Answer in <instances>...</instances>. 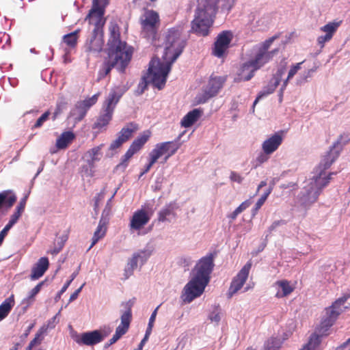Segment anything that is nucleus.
<instances>
[{
  "label": "nucleus",
  "mask_w": 350,
  "mask_h": 350,
  "mask_svg": "<svg viewBox=\"0 0 350 350\" xmlns=\"http://www.w3.org/2000/svg\"><path fill=\"white\" fill-rule=\"evenodd\" d=\"M342 135L331 146L319 165L312 172V176L304 182V185L298 196L300 204L305 208L316 202L321 190L329 183L332 174H327L328 169L339 156L347 140L342 141Z\"/></svg>",
  "instance_id": "f257e3e1"
},
{
  "label": "nucleus",
  "mask_w": 350,
  "mask_h": 350,
  "mask_svg": "<svg viewBox=\"0 0 350 350\" xmlns=\"http://www.w3.org/2000/svg\"><path fill=\"white\" fill-rule=\"evenodd\" d=\"M110 36L108 40V59L102 64L98 73V79L105 77L113 68L120 72H124L130 62L133 50L126 42L120 39L119 27L112 24L109 27Z\"/></svg>",
  "instance_id": "f03ea898"
},
{
  "label": "nucleus",
  "mask_w": 350,
  "mask_h": 350,
  "mask_svg": "<svg viewBox=\"0 0 350 350\" xmlns=\"http://www.w3.org/2000/svg\"><path fill=\"white\" fill-rule=\"evenodd\" d=\"M236 1L237 0H204L196 10L191 22L192 31L200 36H208L218 9L228 13Z\"/></svg>",
  "instance_id": "7ed1b4c3"
},
{
  "label": "nucleus",
  "mask_w": 350,
  "mask_h": 350,
  "mask_svg": "<svg viewBox=\"0 0 350 350\" xmlns=\"http://www.w3.org/2000/svg\"><path fill=\"white\" fill-rule=\"evenodd\" d=\"M213 255L202 257L193 269V277L185 286L181 299L185 303H191L200 297L208 284L210 275L214 268Z\"/></svg>",
  "instance_id": "20e7f679"
},
{
  "label": "nucleus",
  "mask_w": 350,
  "mask_h": 350,
  "mask_svg": "<svg viewBox=\"0 0 350 350\" xmlns=\"http://www.w3.org/2000/svg\"><path fill=\"white\" fill-rule=\"evenodd\" d=\"M109 1L92 0V7L85 18V21H88L90 25L94 27L90 38L86 41L85 51L95 56H98L103 50V27L105 23L104 14Z\"/></svg>",
  "instance_id": "39448f33"
},
{
  "label": "nucleus",
  "mask_w": 350,
  "mask_h": 350,
  "mask_svg": "<svg viewBox=\"0 0 350 350\" xmlns=\"http://www.w3.org/2000/svg\"><path fill=\"white\" fill-rule=\"evenodd\" d=\"M126 91V88L123 85L115 86L110 89L103 103L100 114L93 124V129H101L108 125L112 119L117 104Z\"/></svg>",
  "instance_id": "423d86ee"
},
{
  "label": "nucleus",
  "mask_w": 350,
  "mask_h": 350,
  "mask_svg": "<svg viewBox=\"0 0 350 350\" xmlns=\"http://www.w3.org/2000/svg\"><path fill=\"white\" fill-rule=\"evenodd\" d=\"M186 45V39L182 36L180 27H173L168 30L165 40V49L163 55V60L174 63L182 53Z\"/></svg>",
  "instance_id": "0eeeda50"
},
{
  "label": "nucleus",
  "mask_w": 350,
  "mask_h": 350,
  "mask_svg": "<svg viewBox=\"0 0 350 350\" xmlns=\"http://www.w3.org/2000/svg\"><path fill=\"white\" fill-rule=\"evenodd\" d=\"M278 38L277 36H272L264 42L253 46L250 59V65L253 66L254 69H260L265 64L270 62L273 57L278 53V49L269 50L273 41Z\"/></svg>",
  "instance_id": "6e6552de"
},
{
  "label": "nucleus",
  "mask_w": 350,
  "mask_h": 350,
  "mask_svg": "<svg viewBox=\"0 0 350 350\" xmlns=\"http://www.w3.org/2000/svg\"><path fill=\"white\" fill-rule=\"evenodd\" d=\"M172 64L167 59L163 60V62L159 59H152L150 62L146 76L154 87L161 90L166 83L167 77L171 70Z\"/></svg>",
  "instance_id": "1a4fd4ad"
},
{
  "label": "nucleus",
  "mask_w": 350,
  "mask_h": 350,
  "mask_svg": "<svg viewBox=\"0 0 350 350\" xmlns=\"http://www.w3.org/2000/svg\"><path fill=\"white\" fill-rule=\"evenodd\" d=\"M349 297L350 293L345 294L336 299L331 306L326 308L325 314L321 322V325L323 328L327 330L334 324L338 315L342 312L341 306Z\"/></svg>",
  "instance_id": "9d476101"
},
{
  "label": "nucleus",
  "mask_w": 350,
  "mask_h": 350,
  "mask_svg": "<svg viewBox=\"0 0 350 350\" xmlns=\"http://www.w3.org/2000/svg\"><path fill=\"white\" fill-rule=\"evenodd\" d=\"M286 71V65L282 64L278 68L275 73L273 75L272 78L269 80L268 84L265 86L262 90L258 93L257 97L253 103V111L254 110V106L256 103L262 98L272 94L275 90L276 88L280 83Z\"/></svg>",
  "instance_id": "9b49d317"
},
{
  "label": "nucleus",
  "mask_w": 350,
  "mask_h": 350,
  "mask_svg": "<svg viewBox=\"0 0 350 350\" xmlns=\"http://www.w3.org/2000/svg\"><path fill=\"white\" fill-rule=\"evenodd\" d=\"M159 21L157 12L154 10H148L144 15L142 21V34L148 39H154L157 33V24Z\"/></svg>",
  "instance_id": "f8f14e48"
},
{
  "label": "nucleus",
  "mask_w": 350,
  "mask_h": 350,
  "mask_svg": "<svg viewBox=\"0 0 350 350\" xmlns=\"http://www.w3.org/2000/svg\"><path fill=\"white\" fill-rule=\"evenodd\" d=\"M110 331L102 332L96 329L90 332H83L81 334L72 336L74 340L79 345L94 346L102 342L109 334Z\"/></svg>",
  "instance_id": "ddd939ff"
},
{
  "label": "nucleus",
  "mask_w": 350,
  "mask_h": 350,
  "mask_svg": "<svg viewBox=\"0 0 350 350\" xmlns=\"http://www.w3.org/2000/svg\"><path fill=\"white\" fill-rule=\"evenodd\" d=\"M225 80V78L222 77L211 76L204 92L196 96L197 103L199 104L205 103L210 98L217 95L219 90L222 88Z\"/></svg>",
  "instance_id": "4468645a"
},
{
  "label": "nucleus",
  "mask_w": 350,
  "mask_h": 350,
  "mask_svg": "<svg viewBox=\"0 0 350 350\" xmlns=\"http://www.w3.org/2000/svg\"><path fill=\"white\" fill-rule=\"evenodd\" d=\"M126 305L128 306L127 309L122 314L120 317L121 323L116 327V332L113 337L105 344L104 348L107 349L111 345L116 342L124 334H125L130 326V323L132 319V312L131 308V304L129 302L126 303Z\"/></svg>",
  "instance_id": "2eb2a0df"
},
{
  "label": "nucleus",
  "mask_w": 350,
  "mask_h": 350,
  "mask_svg": "<svg viewBox=\"0 0 350 350\" xmlns=\"http://www.w3.org/2000/svg\"><path fill=\"white\" fill-rule=\"evenodd\" d=\"M102 145L95 146L88 150L84 154V160L88 165L83 166V170L89 176H93L94 174L95 163L99 161L103 156L101 152Z\"/></svg>",
  "instance_id": "dca6fc26"
},
{
  "label": "nucleus",
  "mask_w": 350,
  "mask_h": 350,
  "mask_svg": "<svg viewBox=\"0 0 350 350\" xmlns=\"http://www.w3.org/2000/svg\"><path fill=\"white\" fill-rule=\"evenodd\" d=\"M232 38V34L230 31H224L220 33L215 42L213 54L217 57H222L228 49Z\"/></svg>",
  "instance_id": "f3484780"
},
{
  "label": "nucleus",
  "mask_w": 350,
  "mask_h": 350,
  "mask_svg": "<svg viewBox=\"0 0 350 350\" xmlns=\"http://www.w3.org/2000/svg\"><path fill=\"white\" fill-rule=\"evenodd\" d=\"M251 267V262H247L239 271L237 276L232 280L230 286L228 289V297H232L234 294H235L242 288L246 280L247 279Z\"/></svg>",
  "instance_id": "a211bd4d"
},
{
  "label": "nucleus",
  "mask_w": 350,
  "mask_h": 350,
  "mask_svg": "<svg viewBox=\"0 0 350 350\" xmlns=\"http://www.w3.org/2000/svg\"><path fill=\"white\" fill-rule=\"evenodd\" d=\"M27 199V196H25L20 200L18 204L16 207L14 213L11 215L8 223L5 225V226L0 232V245L2 244L5 237L8 234V231L17 222V221L21 216L22 213L25 210Z\"/></svg>",
  "instance_id": "6ab92c4d"
},
{
  "label": "nucleus",
  "mask_w": 350,
  "mask_h": 350,
  "mask_svg": "<svg viewBox=\"0 0 350 350\" xmlns=\"http://www.w3.org/2000/svg\"><path fill=\"white\" fill-rule=\"evenodd\" d=\"M150 219V217L144 209L137 210L131 219L130 228L135 230H140L148 223Z\"/></svg>",
  "instance_id": "aec40b11"
},
{
  "label": "nucleus",
  "mask_w": 350,
  "mask_h": 350,
  "mask_svg": "<svg viewBox=\"0 0 350 350\" xmlns=\"http://www.w3.org/2000/svg\"><path fill=\"white\" fill-rule=\"evenodd\" d=\"M282 142V135L276 133L262 143V150L266 154H271L279 148Z\"/></svg>",
  "instance_id": "412c9836"
},
{
  "label": "nucleus",
  "mask_w": 350,
  "mask_h": 350,
  "mask_svg": "<svg viewBox=\"0 0 350 350\" xmlns=\"http://www.w3.org/2000/svg\"><path fill=\"white\" fill-rule=\"evenodd\" d=\"M99 95L100 93L98 92L92 96L77 103L76 107L79 113L78 118L79 120H81L85 116L89 109L96 103Z\"/></svg>",
  "instance_id": "4be33fe9"
},
{
  "label": "nucleus",
  "mask_w": 350,
  "mask_h": 350,
  "mask_svg": "<svg viewBox=\"0 0 350 350\" xmlns=\"http://www.w3.org/2000/svg\"><path fill=\"white\" fill-rule=\"evenodd\" d=\"M49 266V259L46 257L40 258L32 267L31 280H36L41 278L48 269Z\"/></svg>",
  "instance_id": "5701e85b"
},
{
  "label": "nucleus",
  "mask_w": 350,
  "mask_h": 350,
  "mask_svg": "<svg viewBox=\"0 0 350 350\" xmlns=\"http://www.w3.org/2000/svg\"><path fill=\"white\" fill-rule=\"evenodd\" d=\"M154 251V246L152 243H147L146 246L139 251L134 252L133 256L140 264V267L143 266L149 258L152 256Z\"/></svg>",
  "instance_id": "b1692460"
},
{
  "label": "nucleus",
  "mask_w": 350,
  "mask_h": 350,
  "mask_svg": "<svg viewBox=\"0 0 350 350\" xmlns=\"http://www.w3.org/2000/svg\"><path fill=\"white\" fill-rule=\"evenodd\" d=\"M109 221V220L100 217L98 225L94 233L92 239V243L88 250H90L100 239H102L105 235Z\"/></svg>",
  "instance_id": "393cba45"
},
{
  "label": "nucleus",
  "mask_w": 350,
  "mask_h": 350,
  "mask_svg": "<svg viewBox=\"0 0 350 350\" xmlns=\"http://www.w3.org/2000/svg\"><path fill=\"white\" fill-rule=\"evenodd\" d=\"M16 200V196L9 190L0 192V211L8 210L12 207Z\"/></svg>",
  "instance_id": "a878e982"
},
{
  "label": "nucleus",
  "mask_w": 350,
  "mask_h": 350,
  "mask_svg": "<svg viewBox=\"0 0 350 350\" xmlns=\"http://www.w3.org/2000/svg\"><path fill=\"white\" fill-rule=\"evenodd\" d=\"M202 113L200 109H193L189 111L181 120V126L185 128L191 126L200 118Z\"/></svg>",
  "instance_id": "bb28decb"
},
{
  "label": "nucleus",
  "mask_w": 350,
  "mask_h": 350,
  "mask_svg": "<svg viewBox=\"0 0 350 350\" xmlns=\"http://www.w3.org/2000/svg\"><path fill=\"white\" fill-rule=\"evenodd\" d=\"M176 209V205L174 202H170L166 204L160 211L159 212V220L164 222L169 220L170 217H175L176 213L175 210Z\"/></svg>",
  "instance_id": "cd10ccee"
},
{
  "label": "nucleus",
  "mask_w": 350,
  "mask_h": 350,
  "mask_svg": "<svg viewBox=\"0 0 350 350\" xmlns=\"http://www.w3.org/2000/svg\"><path fill=\"white\" fill-rule=\"evenodd\" d=\"M250 59L243 64L241 66L239 76L244 81L250 80L254 75V73L258 69H254L253 66L250 65Z\"/></svg>",
  "instance_id": "c85d7f7f"
},
{
  "label": "nucleus",
  "mask_w": 350,
  "mask_h": 350,
  "mask_svg": "<svg viewBox=\"0 0 350 350\" xmlns=\"http://www.w3.org/2000/svg\"><path fill=\"white\" fill-rule=\"evenodd\" d=\"M14 305V295H11L1 303L0 305V321L3 320L8 315Z\"/></svg>",
  "instance_id": "c756f323"
},
{
  "label": "nucleus",
  "mask_w": 350,
  "mask_h": 350,
  "mask_svg": "<svg viewBox=\"0 0 350 350\" xmlns=\"http://www.w3.org/2000/svg\"><path fill=\"white\" fill-rule=\"evenodd\" d=\"M75 135L72 131H66L57 138L56 146L59 149H64L73 140Z\"/></svg>",
  "instance_id": "7c9ffc66"
},
{
  "label": "nucleus",
  "mask_w": 350,
  "mask_h": 350,
  "mask_svg": "<svg viewBox=\"0 0 350 350\" xmlns=\"http://www.w3.org/2000/svg\"><path fill=\"white\" fill-rule=\"evenodd\" d=\"M137 129L138 125L136 123L130 122L126 126L123 127L118 135L124 142H126Z\"/></svg>",
  "instance_id": "2f4dec72"
},
{
  "label": "nucleus",
  "mask_w": 350,
  "mask_h": 350,
  "mask_svg": "<svg viewBox=\"0 0 350 350\" xmlns=\"http://www.w3.org/2000/svg\"><path fill=\"white\" fill-rule=\"evenodd\" d=\"M342 24V21H333L320 27V31L332 38Z\"/></svg>",
  "instance_id": "473e14b6"
},
{
  "label": "nucleus",
  "mask_w": 350,
  "mask_h": 350,
  "mask_svg": "<svg viewBox=\"0 0 350 350\" xmlns=\"http://www.w3.org/2000/svg\"><path fill=\"white\" fill-rule=\"evenodd\" d=\"M138 263L139 262L133 255L128 259L124 269V280L129 279L133 274L134 271L137 268Z\"/></svg>",
  "instance_id": "72a5a7b5"
},
{
  "label": "nucleus",
  "mask_w": 350,
  "mask_h": 350,
  "mask_svg": "<svg viewBox=\"0 0 350 350\" xmlns=\"http://www.w3.org/2000/svg\"><path fill=\"white\" fill-rule=\"evenodd\" d=\"M275 285L278 286L282 290V293L278 291L276 293V297L278 298L286 297L291 294L293 291V288L290 285L287 280L278 281L276 282Z\"/></svg>",
  "instance_id": "f704fd0d"
},
{
  "label": "nucleus",
  "mask_w": 350,
  "mask_h": 350,
  "mask_svg": "<svg viewBox=\"0 0 350 350\" xmlns=\"http://www.w3.org/2000/svg\"><path fill=\"white\" fill-rule=\"evenodd\" d=\"M150 137V132L145 131L143 134L138 136L131 144L130 146L133 148L136 151L140 150V148L145 144Z\"/></svg>",
  "instance_id": "c9c22d12"
},
{
  "label": "nucleus",
  "mask_w": 350,
  "mask_h": 350,
  "mask_svg": "<svg viewBox=\"0 0 350 350\" xmlns=\"http://www.w3.org/2000/svg\"><path fill=\"white\" fill-rule=\"evenodd\" d=\"M136 151L133 148L130 146L126 153L121 158L120 163L116 166V168L124 170L128 166V162L129 159L136 153Z\"/></svg>",
  "instance_id": "e433bc0d"
},
{
  "label": "nucleus",
  "mask_w": 350,
  "mask_h": 350,
  "mask_svg": "<svg viewBox=\"0 0 350 350\" xmlns=\"http://www.w3.org/2000/svg\"><path fill=\"white\" fill-rule=\"evenodd\" d=\"M183 134L184 132L179 134L178 136L173 141L165 142L167 143L166 149L167 150V153L170 152V154H174L176 152L181 146L180 141Z\"/></svg>",
  "instance_id": "4c0bfd02"
},
{
  "label": "nucleus",
  "mask_w": 350,
  "mask_h": 350,
  "mask_svg": "<svg viewBox=\"0 0 350 350\" xmlns=\"http://www.w3.org/2000/svg\"><path fill=\"white\" fill-rule=\"evenodd\" d=\"M221 318V309L219 304L213 306L212 310L208 315V319L213 322L218 324Z\"/></svg>",
  "instance_id": "58836bf2"
},
{
  "label": "nucleus",
  "mask_w": 350,
  "mask_h": 350,
  "mask_svg": "<svg viewBox=\"0 0 350 350\" xmlns=\"http://www.w3.org/2000/svg\"><path fill=\"white\" fill-rule=\"evenodd\" d=\"M68 234H63L59 237L57 242L55 243L54 247L51 249L49 252L53 255H57L59 254L64 247L65 243L68 240Z\"/></svg>",
  "instance_id": "ea45409f"
},
{
  "label": "nucleus",
  "mask_w": 350,
  "mask_h": 350,
  "mask_svg": "<svg viewBox=\"0 0 350 350\" xmlns=\"http://www.w3.org/2000/svg\"><path fill=\"white\" fill-rule=\"evenodd\" d=\"M44 283V281L40 282L33 289H31L27 297L23 300V304L29 305L33 300L35 296L40 291Z\"/></svg>",
  "instance_id": "a19ab883"
},
{
  "label": "nucleus",
  "mask_w": 350,
  "mask_h": 350,
  "mask_svg": "<svg viewBox=\"0 0 350 350\" xmlns=\"http://www.w3.org/2000/svg\"><path fill=\"white\" fill-rule=\"evenodd\" d=\"M77 33L78 30L64 35L63 36L64 42L70 48H75L77 43Z\"/></svg>",
  "instance_id": "79ce46f5"
},
{
  "label": "nucleus",
  "mask_w": 350,
  "mask_h": 350,
  "mask_svg": "<svg viewBox=\"0 0 350 350\" xmlns=\"http://www.w3.org/2000/svg\"><path fill=\"white\" fill-rule=\"evenodd\" d=\"M46 332L47 327H46L45 326H42L36 334L33 339L30 341L29 345H31L32 347H35L36 345H40L44 340V336L46 333Z\"/></svg>",
  "instance_id": "37998d69"
},
{
  "label": "nucleus",
  "mask_w": 350,
  "mask_h": 350,
  "mask_svg": "<svg viewBox=\"0 0 350 350\" xmlns=\"http://www.w3.org/2000/svg\"><path fill=\"white\" fill-rule=\"evenodd\" d=\"M280 345L281 342L279 338H271L265 342L263 350H278Z\"/></svg>",
  "instance_id": "c03bdc74"
},
{
  "label": "nucleus",
  "mask_w": 350,
  "mask_h": 350,
  "mask_svg": "<svg viewBox=\"0 0 350 350\" xmlns=\"http://www.w3.org/2000/svg\"><path fill=\"white\" fill-rule=\"evenodd\" d=\"M304 62L297 63L296 64L293 65L288 72L287 77L283 81V86H287L288 81L297 74L298 70L301 69V66Z\"/></svg>",
  "instance_id": "a18cd8bd"
},
{
  "label": "nucleus",
  "mask_w": 350,
  "mask_h": 350,
  "mask_svg": "<svg viewBox=\"0 0 350 350\" xmlns=\"http://www.w3.org/2000/svg\"><path fill=\"white\" fill-rule=\"evenodd\" d=\"M273 185H270L269 187L266 190V191L261 196V197L256 202L255 206L253 209L254 212H256L258 211V209L260 208V207L262 206V204L265 203L266 200L267 199L269 194L271 193L273 190Z\"/></svg>",
  "instance_id": "49530a36"
},
{
  "label": "nucleus",
  "mask_w": 350,
  "mask_h": 350,
  "mask_svg": "<svg viewBox=\"0 0 350 350\" xmlns=\"http://www.w3.org/2000/svg\"><path fill=\"white\" fill-rule=\"evenodd\" d=\"M256 27L258 30L259 31H265L267 29L269 28V26L271 23V18L270 16H263L261 17L259 20H258L256 22Z\"/></svg>",
  "instance_id": "de8ad7c7"
},
{
  "label": "nucleus",
  "mask_w": 350,
  "mask_h": 350,
  "mask_svg": "<svg viewBox=\"0 0 350 350\" xmlns=\"http://www.w3.org/2000/svg\"><path fill=\"white\" fill-rule=\"evenodd\" d=\"M77 275H78V271H76L71 274L70 279L69 280H68L64 284V286H62L61 290L57 293V295L55 297V301H58L61 299L62 294L67 290V288L70 285L71 282L75 280V278L77 277Z\"/></svg>",
  "instance_id": "09e8293b"
},
{
  "label": "nucleus",
  "mask_w": 350,
  "mask_h": 350,
  "mask_svg": "<svg viewBox=\"0 0 350 350\" xmlns=\"http://www.w3.org/2000/svg\"><path fill=\"white\" fill-rule=\"evenodd\" d=\"M320 342L319 338L317 335H312L310 338L308 343L301 349L299 350H310L314 349Z\"/></svg>",
  "instance_id": "8fccbe9b"
},
{
  "label": "nucleus",
  "mask_w": 350,
  "mask_h": 350,
  "mask_svg": "<svg viewBox=\"0 0 350 350\" xmlns=\"http://www.w3.org/2000/svg\"><path fill=\"white\" fill-rule=\"evenodd\" d=\"M315 71L314 69H309L306 71L302 72L299 78L297 79V83L298 85H301L308 81V79L310 78L312 75V73Z\"/></svg>",
  "instance_id": "3c124183"
},
{
  "label": "nucleus",
  "mask_w": 350,
  "mask_h": 350,
  "mask_svg": "<svg viewBox=\"0 0 350 350\" xmlns=\"http://www.w3.org/2000/svg\"><path fill=\"white\" fill-rule=\"evenodd\" d=\"M113 199L109 198L105 205L104 210L102 212L101 218L106 219L107 220L110 219V215L111 213V201Z\"/></svg>",
  "instance_id": "603ef678"
},
{
  "label": "nucleus",
  "mask_w": 350,
  "mask_h": 350,
  "mask_svg": "<svg viewBox=\"0 0 350 350\" xmlns=\"http://www.w3.org/2000/svg\"><path fill=\"white\" fill-rule=\"evenodd\" d=\"M51 113L49 111H45L36 121L32 129H38L42 126L44 122H46L50 116Z\"/></svg>",
  "instance_id": "864d4df0"
},
{
  "label": "nucleus",
  "mask_w": 350,
  "mask_h": 350,
  "mask_svg": "<svg viewBox=\"0 0 350 350\" xmlns=\"http://www.w3.org/2000/svg\"><path fill=\"white\" fill-rule=\"evenodd\" d=\"M332 39L328 35H322L317 38V44L320 49H322L325 46V43L329 42Z\"/></svg>",
  "instance_id": "5fc2aeb1"
},
{
  "label": "nucleus",
  "mask_w": 350,
  "mask_h": 350,
  "mask_svg": "<svg viewBox=\"0 0 350 350\" xmlns=\"http://www.w3.org/2000/svg\"><path fill=\"white\" fill-rule=\"evenodd\" d=\"M124 142H125L122 138H120V137L118 135V137L114 141H113L110 144L109 149L111 150H114L120 148Z\"/></svg>",
  "instance_id": "6e6d98bb"
},
{
  "label": "nucleus",
  "mask_w": 350,
  "mask_h": 350,
  "mask_svg": "<svg viewBox=\"0 0 350 350\" xmlns=\"http://www.w3.org/2000/svg\"><path fill=\"white\" fill-rule=\"evenodd\" d=\"M150 81L148 77L144 75L142 78L140 83H139V88L141 89L140 93H143L144 90L147 88L148 83H150Z\"/></svg>",
  "instance_id": "4d7b16f0"
},
{
  "label": "nucleus",
  "mask_w": 350,
  "mask_h": 350,
  "mask_svg": "<svg viewBox=\"0 0 350 350\" xmlns=\"http://www.w3.org/2000/svg\"><path fill=\"white\" fill-rule=\"evenodd\" d=\"M105 188L97 194L96 196L94 198V209L97 208L99 206V202L100 200H102L104 198L105 196Z\"/></svg>",
  "instance_id": "13d9d810"
},
{
  "label": "nucleus",
  "mask_w": 350,
  "mask_h": 350,
  "mask_svg": "<svg viewBox=\"0 0 350 350\" xmlns=\"http://www.w3.org/2000/svg\"><path fill=\"white\" fill-rule=\"evenodd\" d=\"M230 178L232 182H236L237 183H241L243 180V177L236 172H231Z\"/></svg>",
  "instance_id": "bf43d9fd"
},
{
  "label": "nucleus",
  "mask_w": 350,
  "mask_h": 350,
  "mask_svg": "<svg viewBox=\"0 0 350 350\" xmlns=\"http://www.w3.org/2000/svg\"><path fill=\"white\" fill-rule=\"evenodd\" d=\"M167 143L166 142H162L157 144L155 146V148L160 152V154L163 155L164 154L167 153V150L166 149Z\"/></svg>",
  "instance_id": "052dcab7"
},
{
  "label": "nucleus",
  "mask_w": 350,
  "mask_h": 350,
  "mask_svg": "<svg viewBox=\"0 0 350 350\" xmlns=\"http://www.w3.org/2000/svg\"><path fill=\"white\" fill-rule=\"evenodd\" d=\"M286 224L285 221L284 220H278V221H275L271 226L269 228L268 230L269 232V233H271V232L275 230V229L280 226H282V225H284Z\"/></svg>",
  "instance_id": "680f3d73"
},
{
  "label": "nucleus",
  "mask_w": 350,
  "mask_h": 350,
  "mask_svg": "<svg viewBox=\"0 0 350 350\" xmlns=\"http://www.w3.org/2000/svg\"><path fill=\"white\" fill-rule=\"evenodd\" d=\"M85 284H83L79 288H77L70 297L69 301L72 302L74 300H75L78 296L79 294L81 293L83 287L84 286Z\"/></svg>",
  "instance_id": "e2e57ef3"
},
{
  "label": "nucleus",
  "mask_w": 350,
  "mask_h": 350,
  "mask_svg": "<svg viewBox=\"0 0 350 350\" xmlns=\"http://www.w3.org/2000/svg\"><path fill=\"white\" fill-rule=\"evenodd\" d=\"M268 155L269 154H266L265 153H264V152H261L256 158L257 162L260 164L266 162L269 159Z\"/></svg>",
  "instance_id": "0e129e2a"
},
{
  "label": "nucleus",
  "mask_w": 350,
  "mask_h": 350,
  "mask_svg": "<svg viewBox=\"0 0 350 350\" xmlns=\"http://www.w3.org/2000/svg\"><path fill=\"white\" fill-rule=\"evenodd\" d=\"M160 306H158L154 310V311L152 312L150 317V319H149V321H148V325H154V322L155 321V319H156V316H157V310L159 309Z\"/></svg>",
  "instance_id": "69168bd1"
},
{
  "label": "nucleus",
  "mask_w": 350,
  "mask_h": 350,
  "mask_svg": "<svg viewBox=\"0 0 350 350\" xmlns=\"http://www.w3.org/2000/svg\"><path fill=\"white\" fill-rule=\"evenodd\" d=\"M56 319H57V315L52 317L51 319L48 321V323L46 325H44L48 329H53L55 326L56 323Z\"/></svg>",
  "instance_id": "338daca9"
},
{
  "label": "nucleus",
  "mask_w": 350,
  "mask_h": 350,
  "mask_svg": "<svg viewBox=\"0 0 350 350\" xmlns=\"http://www.w3.org/2000/svg\"><path fill=\"white\" fill-rule=\"evenodd\" d=\"M349 345L350 338L346 342H343L340 347H337L336 350H350V348L347 349Z\"/></svg>",
  "instance_id": "774afa93"
}]
</instances>
